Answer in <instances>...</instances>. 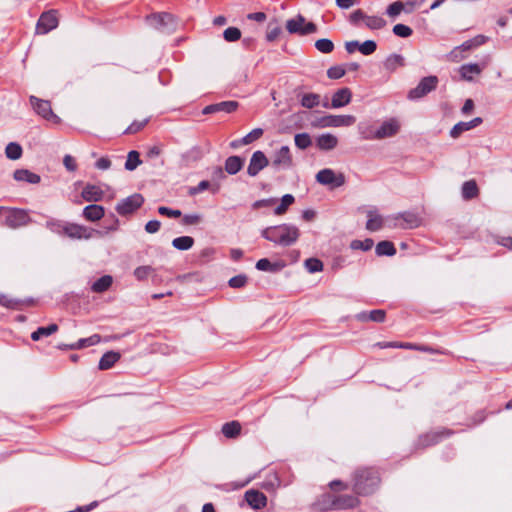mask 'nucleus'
Wrapping results in <instances>:
<instances>
[{
  "label": "nucleus",
  "instance_id": "1",
  "mask_svg": "<svg viewBox=\"0 0 512 512\" xmlns=\"http://www.w3.org/2000/svg\"><path fill=\"white\" fill-rule=\"evenodd\" d=\"M261 236L276 245L289 247L298 241L300 230L294 225L280 224L266 227L261 231Z\"/></svg>",
  "mask_w": 512,
  "mask_h": 512
},
{
  "label": "nucleus",
  "instance_id": "2",
  "mask_svg": "<svg viewBox=\"0 0 512 512\" xmlns=\"http://www.w3.org/2000/svg\"><path fill=\"white\" fill-rule=\"evenodd\" d=\"M380 481L379 473L375 469H358L353 476V490L358 495H369L376 491L380 485Z\"/></svg>",
  "mask_w": 512,
  "mask_h": 512
},
{
  "label": "nucleus",
  "instance_id": "3",
  "mask_svg": "<svg viewBox=\"0 0 512 512\" xmlns=\"http://www.w3.org/2000/svg\"><path fill=\"white\" fill-rule=\"evenodd\" d=\"M400 128L401 124L399 120L390 118L384 121L379 128L373 129L372 127H367L362 130L361 134L365 140H382L397 135Z\"/></svg>",
  "mask_w": 512,
  "mask_h": 512
},
{
  "label": "nucleus",
  "instance_id": "4",
  "mask_svg": "<svg viewBox=\"0 0 512 512\" xmlns=\"http://www.w3.org/2000/svg\"><path fill=\"white\" fill-rule=\"evenodd\" d=\"M349 21L354 26H359L360 21L371 30H379L386 26V21L379 16H370L365 14L361 9L353 11L349 16Z\"/></svg>",
  "mask_w": 512,
  "mask_h": 512
},
{
  "label": "nucleus",
  "instance_id": "5",
  "mask_svg": "<svg viewBox=\"0 0 512 512\" xmlns=\"http://www.w3.org/2000/svg\"><path fill=\"white\" fill-rule=\"evenodd\" d=\"M286 29L290 34L305 36L315 33L317 26L313 22H307L306 19L299 14L286 21Z\"/></svg>",
  "mask_w": 512,
  "mask_h": 512
},
{
  "label": "nucleus",
  "instance_id": "6",
  "mask_svg": "<svg viewBox=\"0 0 512 512\" xmlns=\"http://www.w3.org/2000/svg\"><path fill=\"white\" fill-rule=\"evenodd\" d=\"M29 101L33 110L43 119L52 124L60 123V118L52 111L50 101L40 99L36 96H30Z\"/></svg>",
  "mask_w": 512,
  "mask_h": 512
},
{
  "label": "nucleus",
  "instance_id": "7",
  "mask_svg": "<svg viewBox=\"0 0 512 512\" xmlns=\"http://www.w3.org/2000/svg\"><path fill=\"white\" fill-rule=\"evenodd\" d=\"M327 503L320 508L321 510H344L355 508L360 501L356 496L340 495L336 497L327 496Z\"/></svg>",
  "mask_w": 512,
  "mask_h": 512
},
{
  "label": "nucleus",
  "instance_id": "8",
  "mask_svg": "<svg viewBox=\"0 0 512 512\" xmlns=\"http://www.w3.org/2000/svg\"><path fill=\"white\" fill-rule=\"evenodd\" d=\"M356 122V117L353 115H326L319 118L315 126L320 128L327 127H350Z\"/></svg>",
  "mask_w": 512,
  "mask_h": 512
},
{
  "label": "nucleus",
  "instance_id": "9",
  "mask_svg": "<svg viewBox=\"0 0 512 512\" xmlns=\"http://www.w3.org/2000/svg\"><path fill=\"white\" fill-rule=\"evenodd\" d=\"M438 84L436 76H427L421 79L419 84L409 91L408 98L411 100L419 99L433 91Z\"/></svg>",
  "mask_w": 512,
  "mask_h": 512
},
{
  "label": "nucleus",
  "instance_id": "10",
  "mask_svg": "<svg viewBox=\"0 0 512 512\" xmlns=\"http://www.w3.org/2000/svg\"><path fill=\"white\" fill-rule=\"evenodd\" d=\"M316 180L322 185L336 188L345 183V176L342 173H335L332 169L326 168L316 174Z\"/></svg>",
  "mask_w": 512,
  "mask_h": 512
},
{
  "label": "nucleus",
  "instance_id": "11",
  "mask_svg": "<svg viewBox=\"0 0 512 512\" xmlns=\"http://www.w3.org/2000/svg\"><path fill=\"white\" fill-rule=\"evenodd\" d=\"M58 24L59 20L55 10L44 12L37 22L36 32L38 34H47L48 32L54 30Z\"/></svg>",
  "mask_w": 512,
  "mask_h": 512
},
{
  "label": "nucleus",
  "instance_id": "12",
  "mask_svg": "<svg viewBox=\"0 0 512 512\" xmlns=\"http://www.w3.org/2000/svg\"><path fill=\"white\" fill-rule=\"evenodd\" d=\"M63 234L71 239H90L96 231L85 226L67 223L62 227Z\"/></svg>",
  "mask_w": 512,
  "mask_h": 512
},
{
  "label": "nucleus",
  "instance_id": "13",
  "mask_svg": "<svg viewBox=\"0 0 512 512\" xmlns=\"http://www.w3.org/2000/svg\"><path fill=\"white\" fill-rule=\"evenodd\" d=\"M293 166V158L288 146H282L275 151L272 158V167L274 169H289Z\"/></svg>",
  "mask_w": 512,
  "mask_h": 512
},
{
  "label": "nucleus",
  "instance_id": "14",
  "mask_svg": "<svg viewBox=\"0 0 512 512\" xmlns=\"http://www.w3.org/2000/svg\"><path fill=\"white\" fill-rule=\"evenodd\" d=\"M29 221L27 212L21 209H10L5 217V225L12 229L25 226Z\"/></svg>",
  "mask_w": 512,
  "mask_h": 512
},
{
  "label": "nucleus",
  "instance_id": "15",
  "mask_svg": "<svg viewBox=\"0 0 512 512\" xmlns=\"http://www.w3.org/2000/svg\"><path fill=\"white\" fill-rule=\"evenodd\" d=\"M268 165L269 160L264 154V152L260 150L255 151L250 158V162L247 167V173L249 176L255 177L261 170H263Z\"/></svg>",
  "mask_w": 512,
  "mask_h": 512
},
{
  "label": "nucleus",
  "instance_id": "16",
  "mask_svg": "<svg viewBox=\"0 0 512 512\" xmlns=\"http://www.w3.org/2000/svg\"><path fill=\"white\" fill-rule=\"evenodd\" d=\"M143 203V197L140 194H134L123 199L116 206V211L120 215H127L135 211Z\"/></svg>",
  "mask_w": 512,
  "mask_h": 512
},
{
  "label": "nucleus",
  "instance_id": "17",
  "mask_svg": "<svg viewBox=\"0 0 512 512\" xmlns=\"http://www.w3.org/2000/svg\"><path fill=\"white\" fill-rule=\"evenodd\" d=\"M486 67V62L481 64L469 63L464 64L459 68V74L462 80L473 81L476 76H479Z\"/></svg>",
  "mask_w": 512,
  "mask_h": 512
},
{
  "label": "nucleus",
  "instance_id": "18",
  "mask_svg": "<svg viewBox=\"0 0 512 512\" xmlns=\"http://www.w3.org/2000/svg\"><path fill=\"white\" fill-rule=\"evenodd\" d=\"M452 434V431L448 429H442L439 431H433L429 432L425 435H422L419 438V445L421 447H427L430 445H434L438 443L443 437L450 436Z\"/></svg>",
  "mask_w": 512,
  "mask_h": 512
},
{
  "label": "nucleus",
  "instance_id": "19",
  "mask_svg": "<svg viewBox=\"0 0 512 512\" xmlns=\"http://www.w3.org/2000/svg\"><path fill=\"white\" fill-rule=\"evenodd\" d=\"M150 25L156 29L174 24L175 18L170 13H155L147 17Z\"/></svg>",
  "mask_w": 512,
  "mask_h": 512
},
{
  "label": "nucleus",
  "instance_id": "20",
  "mask_svg": "<svg viewBox=\"0 0 512 512\" xmlns=\"http://www.w3.org/2000/svg\"><path fill=\"white\" fill-rule=\"evenodd\" d=\"M352 99V92L349 88L344 87L337 90L331 99L332 108H341L348 105Z\"/></svg>",
  "mask_w": 512,
  "mask_h": 512
},
{
  "label": "nucleus",
  "instance_id": "21",
  "mask_svg": "<svg viewBox=\"0 0 512 512\" xmlns=\"http://www.w3.org/2000/svg\"><path fill=\"white\" fill-rule=\"evenodd\" d=\"M245 499L253 509L264 508L267 504V497L262 492L254 489L246 491Z\"/></svg>",
  "mask_w": 512,
  "mask_h": 512
},
{
  "label": "nucleus",
  "instance_id": "22",
  "mask_svg": "<svg viewBox=\"0 0 512 512\" xmlns=\"http://www.w3.org/2000/svg\"><path fill=\"white\" fill-rule=\"evenodd\" d=\"M81 196L88 202H98L102 200L104 192L96 185H86L82 190Z\"/></svg>",
  "mask_w": 512,
  "mask_h": 512
},
{
  "label": "nucleus",
  "instance_id": "23",
  "mask_svg": "<svg viewBox=\"0 0 512 512\" xmlns=\"http://www.w3.org/2000/svg\"><path fill=\"white\" fill-rule=\"evenodd\" d=\"M317 146L321 150H332L338 145V138L330 133L322 134L317 138Z\"/></svg>",
  "mask_w": 512,
  "mask_h": 512
},
{
  "label": "nucleus",
  "instance_id": "24",
  "mask_svg": "<svg viewBox=\"0 0 512 512\" xmlns=\"http://www.w3.org/2000/svg\"><path fill=\"white\" fill-rule=\"evenodd\" d=\"M104 208L100 205L92 204L88 205L83 210V216L88 221H98L104 216Z\"/></svg>",
  "mask_w": 512,
  "mask_h": 512
},
{
  "label": "nucleus",
  "instance_id": "25",
  "mask_svg": "<svg viewBox=\"0 0 512 512\" xmlns=\"http://www.w3.org/2000/svg\"><path fill=\"white\" fill-rule=\"evenodd\" d=\"M13 176L16 181H24L31 184H37L40 182V176L27 169H18L14 172Z\"/></svg>",
  "mask_w": 512,
  "mask_h": 512
},
{
  "label": "nucleus",
  "instance_id": "26",
  "mask_svg": "<svg viewBox=\"0 0 512 512\" xmlns=\"http://www.w3.org/2000/svg\"><path fill=\"white\" fill-rule=\"evenodd\" d=\"M120 359V354L115 351L106 352L99 361V369L107 370L111 368Z\"/></svg>",
  "mask_w": 512,
  "mask_h": 512
},
{
  "label": "nucleus",
  "instance_id": "27",
  "mask_svg": "<svg viewBox=\"0 0 512 512\" xmlns=\"http://www.w3.org/2000/svg\"><path fill=\"white\" fill-rule=\"evenodd\" d=\"M243 167V159L239 156H230L225 161V170L228 174L234 175Z\"/></svg>",
  "mask_w": 512,
  "mask_h": 512
},
{
  "label": "nucleus",
  "instance_id": "28",
  "mask_svg": "<svg viewBox=\"0 0 512 512\" xmlns=\"http://www.w3.org/2000/svg\"><path fill=\"white\" fill-rule=\"evenodd\" d=\"M100 341L101 336L99 334H94L88 338L80 339L76 343L69 345L68 348H70V350L83 349L89 346L96 345L100 343Z\"/></svg>",
  "mask_w": 512,
  "mask_h": 512
},
{
  "label": "nucleus",
  "instance_id": "29",
  "mask_svg": "<svg viewBox=\"0 0 512 512\" xmlns=\"http://www.w3.org/2000/svg\"><path fill=\"white\" fill-rule=\"evenodd\" d=\"M384 68L389 72H394L397 68L404 66V58L399 54H391L384 61Z\"/></svg>",
  "mask_w": 512,
  "mask_h": 512
},
{
  "label": "nucleus",
  "instance_id": "30",
  "mask_svg": "<svg viewBox=\"0 0 512 512\" xmlns=\"http://www.w3.org/2000/svg\"><path fill=\"white\" fill-rule=\"evenodd\" d=\"M284 267V264L277 262L271 263L269 259L262 258L257 261L256 268L260 271L277 272Z\"/></svg>",
  "mask_w": 512,
  "mask_h": 512
},
{
  "label": "nucleus",
  "instance_id": "31",
  "mask_svg": "<svg viewBox=\"0 0 512 512\" xmlns=\"http://www.w3.org/2000/svg\"><path fill=\"white\" fill-rule=\"evenodd\" d=\"M367 216H368V220L366 223V228L369 231H377L382 228L383 219L379 214H377L374 211H369Z\"/></svg>",
  "mask_w": 512,
  "mask_h": 512
},
{
  "label": "nucleus",
  "instance_id": "32",
  "mask_svg": "<svg viewBox=\"0 0 512 512\" xmlns=\"http://www.w3.org/2000/svg\"><path fill=\"white\" fill-rule=\"evenodd\" d=\"M479 190L474 180L464 182L462 186V196L464 199L469 200L478 196Z\"/></svg>",
  "mask_w": 512,
  "mask_h": 512
},
{
  "label": "nucleus",
  "instance_id": "33",
  "mask_svg": "<svg viewBox=\"0 0 512 512\" xmlns=\"http://www.w3.org/2000/svg\"><path fill=\"white\" fill-rule=\"evenodd\" d=\"M240 432H241V425L237 421H231V422L225 423L222 426V433L227 438H235L240 434Z\"/></svg>",
  "mask_w": 512,
  "mask_h": 512
},
{
  "label": "nucleus",
  "instance_id": "34",
  "mask_svg": "<svg viewBox=\"0 0 512 512\" xmlns=\"http://www.w3.org/2000/svg\"><path fill=\"white\" fill-rule=\"evenodd\" d=\"M58 331L57 324H50L47 327H39L36 331L31 334V338L34 341H38L41 337L50 336Z\"/></svg>",
  "mask_w": 512,
  "mask_h": 512
},
{
  "label": "nucleus",
  "instance_id": "35",
  "mask_svg": "<svg viewBox=\"0 0 512 512\" xmlns=\"http://www.w3.org/2000/svg\"><path fill=\"white\" fill-rule=\"evenodd\" d=\"M113 279L110 275H104L92 285V290L96 293L106 291L112 285Z\"/></svg>",
  "mask_w": 512,
  "mask_h": 512
},
{
  "label": "nucleus",
  "instance_id": "36",
  "mask_svg": "<svg viewBox=\"0 0 512 512\" xmlns=\"http://www.w3.org/2000/svg\"><path fill=\"white\" fill-rule=\"evenodd\" d=\"M395 253L396 249L390 241H381L376 245V254L379 256H393Z\"/></svg>",
  "mask_w": 512,
  "mask_h": 512
},
{
  "label": "nucleus",
  "instance_id": "37",
  "mask_svg": "<svg viewBox=\"0 0 512 512\" xmlns=\"http://www.w3.org/2000/svg\"><path fill=\"white\" fill-rule=\"evenodd\" d=\"M193 244H194V239L190 236H181V237L175 238L172 241L173 247L178 250H188L193 246Z\"/></svg>",
  "mask_w": 512,
  "mask_h": 512
},
{
  "label": "nucleus",
  "instance_id": "38",
  "mask_svg": "<svg viewBox=\"0 0 512 512\" xmlns=\"http://www.w3.org/2000/svg\"><path fill=\"white\" fill-rule=\"evenodd\" d=\"M7 158L17 160L22 156V147L15 142L9 143L5 148Z\"/></svg>",
  "mask_w": 512,
  "mask_h": 512
},
{
  "label": "nucleus",
  "instance_id": "39",
  "mask_svg": "<svg viewBox=\"0 0 512 512\" xmlns=\"http://www.w3.org/2000/svg\"><path fill=\"white\" fill-rule=\"evenodd\" d=\"M407 6V3H403L402 1H395L393 2L392 4H390L387 9H386V13L389 17L391 18H395L396 16H398L401 12L403 11H406L407 12V9H406Z\"/></svg>",
  "mask_w": 512,
  "mask_h": 512
},
{
  "label": "nucleus",
  "instance_id": "40",
  "mask_svg": "<svg viewBox=\"0 0 512 512\" xmlns=\"http://www.w3.org/2000/svg\"><path fill=\"white\" fill-rule=\"evenodd\" d=\"M141 164L140 155L137 151H130L127 156L125 168L132 171Z\"/></svg>",
  "mask_w": 512,
  "mask_h": 512
},
{
  "label": "nucleus",
  "instance_id": "41",
  "mask_svg": "<svg viewBox=\"0 0 512 512\" xmlns=\"http://www.w3.org/2000/svg\"><path fill=\"white\" fill-rule=\"evenodd\" d=\"M320 102V96L314 93H308L303 95L301 99V105L305 108H313Z\"/></svg>",
  "mask_w": 512,
  "mask_h": 512
},
{
  "label": "nucleus",
  "instance_id": "42",
  "mask_svg": "<svg viewBox=\"0 0 512 512\" xmlns=\"http://www.w3.org/2000/svg\"><path fill=\"white\" fill-rule=\"evenodd\" d=\"M293 203H294V197L291 194L284 195L282 197V199H281L280 205L277 206L275 211H274L275 214L276 215H283L287 211L288 207L290 205H292Z\"/></svg>",
  "mask_w": 512,
  "mask_h": 512
},
{
  "label": "nucleus",
  "instance_id": "43",
  "mask_svg": "<svg viewBox=\"0 0 512 512\" xmlns=\"http://www.w3.org/2000/svg\"><path fill=\"white\" fill-rule=\"evenodd\" d=\"M263 135V129L261 128H255L251 132H249L247 135H245L242 139L239 140V142L242 145H248L259 138H261Z\"/></svg>",
  "mask_w": 512,
  "mask_h": 512
},
{
  "label": "nucleus",
  "instance_id": "44",
  "mask_svg": "<svg viewBox=\"0 0 512 512\" xmlns=\"http://www.w3.org/2000/svg\"><path fill=\"white\" fill-rule=\"evenodd\" d=\"M315 47L318 51L328 54L333 51L334 44L331 40L323 38L315 42Z\"/></svg>",
  "mask_w": 512,
  "mask_h": 512
},
{
  "label": "nucleus",
  "instance_id": "45",
  "mask_svg": "<svg viewBox=\"0 0 512 512\" xmlns=\"http://www.w3.org/2000/svg\"><path fill=\"white\" fill-rule=\"evenodd\" d=\"M223 37L227 42H235L241 38V31L236 27H229L224 30Z\"/></svg>",
  "mask_w": 512,
  "mask_h": 512
},
{
  "label": "nucleus",
  "instance_id": "46",
  "mask_svg": "<svg viewBox=\"0 0 512 512\" xmlns=\"http://www.w3.org/2000/svg\"><path fill=\"white\" fill-rule=\"evenodd\" d=\"M295 145L300 149H306L311 145V138L307 133H300L295 135Z\"/></svg>",
  "mask_w": 512,
  "mask_h": 512
},
{
  "label": "nucleus",
  "instance_id": "47",
  "mask_svg": "<svg viewBox=\"0 0 512 512\" xmlns=\"http://www.w3.org/2000/svg\"><path fill=\"white\" fill-rule=\"evenodd\" d=\"M305 267L310 273L323 270V263L317 258H309L305 261Z\"/></svg>",
  "mask_w": 512,
  "mask_h": 512
},
{
  "label": "nucleus",
  "instance_id": "48",
  "mask_svg": "<svg viewBox=\"0 0 512 512\" xmlns=\"http://www.w3.org/2000/svg\"><path fill=\"white\" fill-rule=\"evenodd\" d=\"M472 129L468 122H459L450 131V136L452 138H458L464 131H468Z\"/></svg>",
  "mask_w": 512,
  "mask_h": 512
},
{
  "label": "nucleus",
  "instance_id": "49",
  "mask_svg": "<svg viewBox=\"0 0 512 512\" xmlns=\"http://www.w3.org/2000/svg\"><path fill=\"white\" fill-rule=\"evenodd\" d=\"M373 240L372 239H365L364 241L361 240H354L351 242L350 247L354 250L361 249L363 251H368L373 247Z\"/></svg>",
  "mask_w": 512,
  "mask_h": 512
},
{
  "label": "nucleus",
  "instance_id": "50",
  "mask_svg": "<svg viewBox=\"0 0 512 512\" xmlns=\"http://www.w3.org/2000/svg\"><path fill=\"white\" fill-rule=\"evenodd\" d=\"M376 49L377 45L373 40H366L359 46V51L366 56L373 54L376 51Z\"/></svg>",
  "mask_w": 512,
  "mask_h": 512
},
{
  "label": "nucleus",
  "instance_id": "51",
  "mask_svg": "<svg viewBox=\"0 0 512 512\" xmlns=\"http://www.w3.org/2000/svg\"><path fill=\"white\" fill-rule=\"evenodd\" d=\"M412 29L404 24H396L393 27V33L399 37L407 38L412 35Z\"/></svg>",
  "mask_w": 512,
  "mask_h": 512
},
{
  "label": "nucleus",
  "instance_id": "52",
  "mask_svg": "<svg viewBox=\"0 0 512 512\" xmlns=\"http://www.w3.org/2000/svg\"><path fill=\"white\" fill-rule=\"evenodd\" d=\"M281 33H282V29L280 26H278V25L272 26L270 24L268 26V30L266 33V39L269 42H273L280 36Z\"/></svg>",
  "mask_w": 512,
  "mask_h": 512
},
{
  "label": "nucleus",
  "instance_id": "53",
  "mask_svg": "<svg viewBox=\"0 0 512 512\" xmlns=\"http://www.w3.org/2000/svg\"><path fill=\"white\" fill-rule=\"evenodd\" d=\"M218 111H224L227 113L234 112L238 108V102L236 101H224L217 103Z\"/></svg>",
  "mask_w": 512,
  "mask_h": 512
},
{
  "label": "nucleus",
  "instance_id": "54",
  "mask_svg": "<svg viewBox=\"0 0 512 512\" xmlns=\"http://www.w3.org/2000/svg\"><path fill=\"white\" fill-rule=\"evenodd\" d=\"M153 272V269L151 266H140L137 267L134 270V275L138 280H144L147 278L151 273Z\"/></svg>",
  "mask_w": 512,
  "mask_h": 512
},
{
  "label": "nucleus",
  "instance_id": "55",
  "mask_svg": "<svg viewBox=\"0 0 512 512\" xmlns=\"http://www.w3.org/2000/svg\"><path fill=\"white\" fill-rule=\"evenodd\" d=\"M148 119H144L142 121H134L128 128L125 130V134H135L142 130L147 124Z\"/></svg>",
  "mask_w": 512,
  "mask_h": 512
},
{
  "label": "nucleus",
  "instance_id": "56",
  "mask_svg": "<svg viewBox=\"0 0 512 512\" xmlns=\"http://www.w3.org/2000/svg\"><path fill=\"white\" fill-rule=\"evenodd\" d=\"M63 165L64 167L66 168L67 171L69 172H75L77 170V162H76V159L67 154L64 156L63 158Z\"/></svg>",
  "mask_w": 512,
  "mask_h": 512
},
{
  "label": "nucleus",
  "instance_id": "57",
  "mask_svg": "<svg viewBox=\"0 0 512 512\" xmlns=\"http://www.w3.org/2000/svg\"><path fill=\"white\" fill-rule=\"evenodd\" d=\"M345 75V69L341 66L330 67L327 71V76L330 79H339Z\"/></svg>",
  "mask_w": 512,
  "mask_h": 512
},
{
  "label": "nucleus",
  "instance_id": "58",
  "mask_svg": "<svg viewBox=\"0 0 512 512\" xmlns=\"http://www.w3.org/2000/svg\"><path fill=\"white\" fill-rule=\"evenodd\" d=\"M247 283V277L245 275H237L229 280V286L232 288H241Z\"/></svg>",
  "mask_w": 512,
  "mask_h": 512
},
{
  "label": "nucleus",
  "instance_id": "59",
  "mask_svg": "<svg viewBox=\"0 0 512 512\" xmlns=\"http://www.w3.org/2000/svg\"><path fill=\"white\" fill-rule=\"evenodd\" d=\"M202 221V216L200 214H188L184 215L182 218V223L184 225H197Z\"/></svg>",
  "mask_w": 512,
  "mask_h": 512
},
{
  "label": "nucleus",
  "instance_id": "60",
  "mask_svg": "<svg viewBox=\"0 0 512 512\" xmlns=\"http://www.w3.org/2000/svg\"><path fill=\"white\" fill-rule=\"evenodd\" d=\"M158 212L161 215H165V216L172 217V218H177V217L181 216V211L180 210H173V209H170V208L165 207V206L159 207L158 208Z\"/></svg>",
  "mask_w": 512,
  "mask_h": 512
},
{
  "label": "nucleus",
  "instance_id": "61",
  "mask_svg": "<svg viewBox=\"0 0 512 512\" xmlns=\"http://www.w3.org/2000/svg\"><path fill=\"white\" fill-rule=\"evenodd\" d=\"M385 315L384 310H373L369 314V320L374 322H383L385 320Z\"/></svg>",
  "mask_w": 512,
  "mask_h": 512
},
{
  "label": "nucleus",
  "instance_id": "62",
  "mask_svg": "<svg viewBox=\"0 0 512 512\" xmlns=\"http://www.w3.org/2000/svg\"><path fill=\"white\" fill-rule=\"evenodd\" d=\"M161 223L158 220H151L146 223L145 230L147 233H156L160 229Z\"/></svg>",
  "mask_w": 512,
  "mask_h": 512
},
{
  "label": "nucleus",
  "instance_id": "63",
  "mask_svg": "<svg viewBox=\"0 0 512 512\" xmlns=\"http://www.w3.org/2000/svg\"><path fill=\"white\" fill-rule=\"evenodd\" d=\"M96 168L100 170H107L111 167V161L107 157H101L95 164Z\"/></svg>",
  "mask_w": 512,
  "mask_h": 512
},
{
  "label": "nucleus",
  "instance_id": "64",
  "mask_svg": "<svg viewBox=\"0 0 512 512\" xmlns=\"http://www.w3.org/2000/svg\"><path fill=\"white\" fill-rule=\"evenodd\" d=\"M210 186V183L206 180H203L201 181L197 187H194V188H191L189 190V194L190 195H194V194H197L199 192H202L204 190H206L208 187Z\"/></svg>",
  "mask_w": 512,
  "mask_h": 512
}]
</instances>
